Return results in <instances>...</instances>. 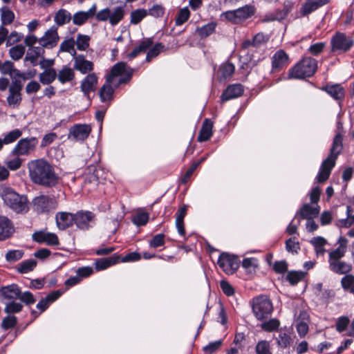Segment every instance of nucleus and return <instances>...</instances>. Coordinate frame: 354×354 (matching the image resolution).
<instances>
[{
  "instance_id": "nucleus-1",
  "label": "nucleus",
  "mask_w": 354,
  "mask_h": 354,
  "mask_svg": "<svg viewBox=\"0 0 354 354\" xmlns=\"http://www.w3.org/2000/svg\"><path fill=\"white\" fill-rule=\"evenodd\" d=\"M133 74V70L129 67L125 62H120L114 64L111 72L106 76V82L100 90L101 101L104 102L111 101L113 99L114 88L111 84L116 77H120L117 84L127 83L130 80Z\"/></svg>"
},
{
  "instance_id": "nucleus-2",
  "label": "nucleus",
  "mask_w": 354,
  "mask_h": 354,
  "mask_svg": "<svg viewBox=\"0 0 354 354\" xmlns=\"http://www.w3.org/2000/svg\"><path fill=\"white\" fill-rule=\"evenodd\" d=\"M28 169L30 179L35 184L53 187L58 182L53 167L44 159L30 161L28 163Z\"/></svg>"
},
{
  "instance_id": "nucleus-3",
  "label": "nucleus",
  "mask_w": 354,
  "mask_h": 354,
  "mask_svg": "<svg viewBox=\"0 0 354 354\" xmlns=\"http://www.w3.org/2000/svg\"><path fill=\"white\" fill-rule=\"evenodd\" d=\"M342 136L339 133H337L333 139L330 154L323 161L317 176L318 183H324L329 178L330 171L335 165L337 156L342 149Z\"/></svg>"
},
{
  "instance_id": "nucleus-4",
  "label": "nucleus",
  "mask_w": 354,
  "mask_h": 354,
  "mask_svg": "<svg viewBox=\"0 0 354 354\" xmlns=\"http://www.w3.org/2000/svg\"><path fill=\"white\" fill-rule=\"evenodd\" d=\"M1 196L4 204L15 213L24 214L28 211V201L25 195L18 194L10 187H4Z\"/></svg>"
},
{
  "instance_id": "nucleus-5",
  "label": "nucleus",
  "mask_w": 354,
  "mask_h": 354,
  "mask_svg": "<svg viewBox=\"0 0 354 354\" xmlns=\"http://www.w3.org/2000/svg\"><path fill=\"white\" fill-rule=\"evenodd\" d=\"M317 68V61L314 58L306 57L290 70L289 76L295 79L310 77L315 73Z\"/></svg>"
},
{
  "instance_id": "nucleus-6",
  "label": "nucleus",
  "mask_w": 354,
  "mask_h": 354,
  "mask_svg": "<svg viewBox=\"0 0 354 354\" xmlns=\"http://www.w3.org/2000/svg\"><path fill=\"white\" fill-rule=\"evenodd\" d=\"M125 6H118L114 7L112 10L105 8L98 12H95V19L97 21H109L112 26L118 24L124 17Z\"/></svg>"
},
{
  "instance_id": "nucleus-7",
  "label": "nucleus",
  "mask_w": 354,
  "mask_h": 354,
  "mask_svg": "<svg viewBox=\"0 0 354 354\" xmlns=\"http://www.w3.org/2000/svg\"><path fill=\"white\" fill-rule=\"evenodd\" d=\"M273 310L270 299L266 295H261L252 300V312L257 319L261 320L268 318Z\"/></svg>"
},
{
  "instance_id": "nucleus-8",
  "label": "nucleus",
  "mask_w": 354,
  "mask_h": 354,
  "mask_svg": "<svg viewBox=\"0 0 354 354\" xmlns=\"http://www.w3.org/2000/svg\"><path fill=\"white\" fill-rule=\"evenodd\" d=\"M32 206L33 211L37 214H48L57 208L58 203L53 197L40 195L33 198Z\"/></svg>"
},
{
  "instance_id": "nucleus-9",
  "label": "nucleus",
  "mask_w": 354,
  "mask_h": 354,
  "mask_svg": "<svg viewBox=\"0 0 354 354\" xmlns=\"http://www.w3.org/2000/svg\"><path fill=\"white\" fill-rule=\"evenodd\" d=\"M331 50L338 53H346L351 50L354 45V40L351 37L342 32H337L333 36L331 41Z\"/></svg>"
},
{
  "instance_id": "nucleus-10",
  "label": "nucleus",
  "mask_w": 354,
  "mask_h": 354,
  "mask_svg": "<svg viewBox=\"0 0 354 354\" xmlns=\"http://www.w3.org/2000/svg\"><path fill=\"white\" fill-rule=\"evenodd\" d=\"M23 83L21 80L12 79L9 86L8 95L6 98L8 105L13 109L18 108L22 101L21 91Z\"/></svg>"
},
{
  "instance_id": "nucleus-11",
  "label": "nucleus",
  "mask_w": 354,
  "mask_h": 354,
  "mask_svg": "<svg viewBox=\"0 0 354 354\" xmlns=\"http://www.w3.org/2000/svg\"><path fill=\"white\" fill-rule=\"evenodd\" d=\"M254 13L253 7L245 6L236 10L226 11L222 14V16L233 24H239L250 17Z\"/></svg>"
},
{
  "instance_id": "nucleus-12",
  "label": "nucleus",
  "mask_w": 354,
  "mask_h": 354,
  "mask_svg": "<svg viewBox=\"0 0 354 354\" xmlns=\"http://www.w3.org/2000/svg\"><path fill=\"white\" fill-rule=\"evenodd\" d=\"M38 145L35 137L22 138L15 146L11 151L13 156H28L33 152Z\"/></svg>"
},
{
  "instance_id": "nucleus-13",
  "label": "nucleus",
  "mask_w": 354,
  "mask_h": 354,
  "mask_svg": "<svg viewBox=\"0 0 354 354\" xmlns=\"http://www.w3.org/2000/svg\"><path fill=\"white\" fill-rule=\"evenodd\" d=\"M218 264L227 274H234L239 267L238 258L225 252L219 256Z\"/></svg>"
},
{
  "instance_id": "nucleus-14",
  "label": "nucleus",
  "mask_w": 354,
  "mask_h": 354,
  "mask_svg": "<svg viewBox=\"0 0 354 354\" xmlns=\"http://www.w3.org/2000/svg\"><path fill=\"white\" fill-rule=\"evenodd\" d=\"M91 132V127L86 124H77L72 126L68 132V138L75 141H84Z\"/></svg>"
},
{
  "instance_id": "nucleus-15",
  "label": "nucleus",
  "mask_w": 354,
  "mask_h": 354,
  "mask_svg": "<svg viewBox=\"0 0 354 354\" xmlns=\"http://www.w3.org/2000/svg\"><path fill=\"white\" fill-rule=\"evenodd\" d=\"M95 214L89 211H78L75 214V221L77 228L83 230H88L94 222Z\"/></svg>"
},
{
  "instance_id": "nucleus-16",
  "label": "nucleus",
  "mask_w": 354,
  "mask_h": 354,
  "mask_svg": "<svg viewBox=\"0 0 354 354\" xmlns=\"http://www.w3.org/2000/svg\"><path fill=\"white\" fill-rule=\"evenodd\" d=\"M59 39L57 28L53 26L45 32L43 37L39 39V43L42 47L53 48L57 44Z\"/></svg>"
},
{
  "instance_id": "nucleus-17",
  "label": "nucleus",
  "mask_w": 354,
  "mask_h": 354,
  "mask_svg": "<svg viewBox=\"0 0 354 354\" xmlns=\"http://www.w3.org/2000/svg\"><path fill=\"white\" fill-rule=\"evenodd\" d=\"M32 239L39 243H46L48 245H57L59 243V239L55 233L42 230L33 233Z\"/></svg>"
},
{
  "instance_id": "nucleus-18",
  "label": "nucleus",
  "mask_w": 354,
  "mask_h": 354,
  "mask_svg": "<svg viewBox=\"0 0 354 354\" xmlns=\"http://www.w3.org/2000/svg\"><path fill=\"white\" fill-rule=\"evenodd\" d=\"M98 78L97 75L92 73L88 74L81 82L80 88L82 92L85 96L89 97L91 92L95 91L97 86Z\"/></svg>"
},
{
  "instance_id": "nucleus-19",
  "label": "nucleus",
  "mask_w": 354,
  "mask_h": 354,
  "mask_svg": "<svg viewBox=\"0 0 354 354\" xmlns=\"http://www.w3.org/2000/svg\"><path fill=\"white\" fill-rule=\"evenodd\" d=\"M289 57L283 50H278L272 57V71L276 72L288 66Z\"/></svg>"
},
{
  "instance_id": "nucleus-20",
  "label": "nucleus",
  "mask_w": 354,
  "mask_h": 354,
  "mask_svg": "<svg viewBox=\"0 0 354 354\" xmlns=\"http://www.w3.org/2000/svg\"><path fill=\"white\" fill-rule=\"evenodd\" d=\"M55 221L57 227L61 230L72 226L75 221V214L66 212H59L55 215Z\"/></svg>"
},
{
  "instance_id": "nucleus-21",
  "label": "nucleus",
  "mask_w": 354,
  "mask_h": 354,
  "mask_svg": "<svg viewBox=\"0 0 354 354\" xmlns=\"http://www.w3.org/2000/svg\"><path fill=\"white\" fill-rule=\"evenodd\" d=\"M73 68L80 71L82 74H86L91 72L94 68V64L92 62L85 59L82 55H76L73 57Z\"/></svg>"
},
{
  "instance_id": "nucleus-22",
  "label": "nucleus",
  "mask_w": 354,
  "mask_h": 354,
  "mask_svg": "<svg viewBox=\"0 0 354 354\" xmlns=\"http://www.w3.org/2000/svg\"><path fill=\"white\" fill-rule=\"evenodd\" d=\"M96 10L97 5L94 3L87 11L76 12L72 18L73 24L77 26L83 25L88 19L94 17Z\"/></svg>"
},
{
  "instance_id": "nucleus-23",
  "label": "nucleus",
  "mask_w": 354,
  "mask_h": 354,
  "mask_svg": "<svg viewBox=\"0 0 354 354\" xmlns=\"http://www.w3.org/2000/svg\"><path fill=\"white\" fill-rule=\"evenodd\" d=\"M243 93V88L240 84H232L223 91L221 95V100L225 102L241 96Z\"/></svg>"
},
{
  "instance_id": "nucleus-24",
  "label": "nucleus",
  "mask_w": 354,
  "mask_h": 354,
  "mask_svg": "<svg viewBox=\"0 0 354 354\" xmlns=\"http://www.w3.org/2000/svg\"><path fill=\"white\" fill-rule=\"evenodd\" d=\"M15 232L11 221L4 216H0V240L9 238Z\"/></svg>"
},
{
  "instance_id": "nucleus-25",
  "label": "nucleus",
  "mask_w": 354,
  "mask_h": 354,
  "mask_svg": "<svg viewBox=\"0 0 354 354\" xmlns=\"http://www.w3.org/2000/svg\"><path fill=\"white\" fill-rule=\"evenodd\" d=\"M21 290L15 283L2 287L0 288V297L5 299L15 300L20 296Z\"/></svg>"
},
{
  "instance_id": "nucleus-26",
  "label": "nucleus",
  "mask_w": 354,
  "mask_h": 354,
  "mask_svg": "<svg viewBox=\"0 0 354 354\" xmlns=\"http://www.w3.org/2000/svg\"><path fill=\"white\" fill-rule=\"evenodd\" d=\"M309 316L306 311H301L297 320L296 328L300 337H304L308 332Z\"/></svg>"
},
{
  "instance_id": "nucleus-27",
  "label": "nucleus",
  "mask_w": 354,
  "mask_h": 354,
  "mask_svg": "<svg viewBox=\"0 0 354 354\" xmlns=\"http://www.w3.org/2000/svg\"><path fill=\"white\" fill-rule=\"evenodd\" d=\"M74 68L68 66H64L57 73V78L58 81L64 84L66 83L71 82L75 79Z\"/></svg>"
},
{
  "instance_id": "nucleus-28",
  "label": "nucleus",
  "mask_w": 354,
  "mask_h": 354,
  "mask_svg": "<svg viewBox=\"0 0 354 354\" xmlns=\"http://www.w3.org/2000/svg\"><path fill=\"white\" fill-rule=\"evenodd\" d=\"M320 211V207L316 205L310 206L309 204H304L300 209L299 214L304 219L311 220L316 218Z\"/></svg>"
},
{
  "instance_id": "nucleus-29",
  "label": "nucleus",
  "mask_w": 354,
  "mask_h": 354,
  "mask_svg": "<svg viewBox=\"0 0 354 354\" xmlns=\"http://www.w3.org/2000/svg\"><path fill=\"white\" fill-rule=\"evenodd\" d=\"M44 48L41 46L28 48L25 60L29 61L33 66L37 65L38 58L44 53Z\"/></svg>"
},
{
  "instance_id": "nucleus-30",
  "label": "nucleus",
  "mask_w": 354,
  "mask_h": 354,
  "mask_svg": "<svg viewBox=\"0 0 354 354\" xmlns=\"http://www.w3.org/2000/svg\"><path fill=\"white\" fill-rule=\"evenodd\" d=\"M234 66L229 62L223 63L216 72V77L219 81L225 80L230 78L234 73Z\"/></svg>"
},
{
  "instance_id": "nucleus-31",
  "label": "nucleus",
  "mask_w": 354,
  "mask_h": 354,
  "mask_svg": "<svg viewBox=\"0 0 354 354\" xmlns=\"http://www.w3.org/2000/svg\"><path fill=\"white\" fill-rule=\"evenodd\" d=\"M328 263L330 270L339 274L349 272L352 268L350 263L341 260L329 262Z\"/></svg>"
},
{
  "instance_id": "nucleus-32",
  "label": "nucleus",
  "mask_w": 354,
  "mask_h": 354,
  "mask_svg": "<svg viewBox=\"0 0 354 354\" xmlns=\"http://www.w3.org/2000/svg\"><path fill=\"white\" fill-rule=\"evenodd\" d=\"M61 296V292L59 290L53 291L48 295L45 298L41 299L37 304V308L40 310L41 313L44 312L50 304L55 301Z\"/></svg>"
},
{
  "instance_id": "nucleus-33",
  "label": "nucleus",
  "mask_w": 354,
  "mask_h": 354,
  "mask_svg": "<svg viewBox=\"0 0 354 354\" xmlns=\"http://www.w3.org/2000/svg\"><path fill=\"white\" fill-rule=\"evenodd\" d=\"M213 123L209 119H205L203 122L201 129L198 136L199 142H204L209 140L212 135Z\"/></svg>"
},
{
  "instance_id": "nucleus-34",
  "label": "nucleus",
  "mask_w": 354,
  "mask_h": 354,
  "mask_svg": "<svg viewBox=\"0 0 354 354\" xmlns=\"http://www.w3.org/2000/svg\"><path fill=\"white\" fill-rule=\"evenodd\" d=\"M217 23L215 21H211L207 24H205L201 27H197L196 29V33L201 39H205L215 32Z\"/></svg>"
},
{
  "instance_id": "nucleus-35",
  "label": "nucleus",
  "mask_w": 354,
  "mask_h": 354,
  "mask_svg": "<svg viewBox=\"0 0 354 354\" xmlns=\"http://www.w3.org/2000/svg\"><path fill=\"white\" fill-rule=\"evenodd\" d=\"M57 78V71L53 68H46L39 75L40 82L44 85L51 84Z\"/></svg>"
},
{
  "instance_id": "nucleus-36",
  "label": "nucleus",
  "mask_w": 354,
  "mask_h": 354,
  "mask_svg": "<svg viewBox=\"0 0 354 354\" xmlns=\"http://www.w3.org/2000/svg\"><path fill=\"white\" fill-rule=\"evenodd\" d=\"M119 256L113 255L109 258L100 259L95 262V268L97 270H102L117 263L119 261Z\"/></svg>"
},
{
  "instance_id": "nucleus-37",
  "label": "nucleus",
  "mask_w": 354,
  "mask_h": 354,
  "mask_svg": "<svg viewBox=\"0 0 354 354\" xmlns=\"http://www.w3.org/2000/svg\"><path fill=\"white\" fill-rule=\"evenodd\" d=\"M310 243L315 248V253L317 256H323L326 252L324 246L327 243V241L322 236H316L313 238Z\"/></svg>"
},
{
  "instance_id": "nucleus-38",
  "label": "nucleus",
  "mask_w": 354,
  "mask_h": 354,
  "mask_svg": "<svg viewBox=\"0 0 354 354\" xmlns=\"http://www.w3.org/2000/svg\"><path fill=\"white\" fill-rule=\"evenodd\" d=\"M324 90L334 99L340 100L344 97V90L339 84L327 86Z\"/></svg>"
},
{
  "instance_id": "nucleus-39",
  "label": "nucleus",
  "mask_w": 354,
  "mask_h": 354,
  "mask_svg": "<svg viewBox=\"0 0 354 354\" xmlns=\"http://www.w3.org/2000/svg\"><path fill=\"white\" fill-rule=\"evenodd\" d=\"M19 70L15 68L13 62L11 61H6L3 63H1L0 71L4 75H9L12 80L16 79L17 71Z\"/></svg>"
},
{
  "instance_id": "nucleus-40",
  "label": "nucleus",
  "mask_w": 354,
  "mask_h": 354,
  "mask_svg": "<svg viewBox=\"0 0 354 354\" xmlns=\"http://www.w3.org/2000/svg\"><path fill=\"white\" fill-rule=\"evenodd\" d=\"M266 40V36L262 32H259L257 35H255L252 39L245 40L243 43V46L244 48H248L250 46L257 47L265 43Z\"/></svg>"
},
{
  "instance_id": "nucleus-41",
  "label": "nucleus",
  "mask_w": 354,
  "mask_h": 354,
  "mask_svg": "<svg viewBox=\"0 0 354 354\" xmlns=\"http://www.w3.org/2000/svg\"><path fill=\"white\" fill-rule=\"evenodd\" d=\"M36 266L37 261L35 259L26 260L17 266V270L21 274H26L33 270Z\"/></svg>"
},
{
  "instance_id": "nucleus-42",
  "label": "nucleus",
  "mask_w": 354,
  "mask_h": 354,
  "mask_svg": "<svg viewBox=\"0 0 354 354\" xmlns=\"http://www.w3.org/2000/svg\"><path fill=\"white\" fill-rule=\"evenodd\" d=\"M15 13L8 8V7H3L1 9V20L2 25H9L15 19Z\"/></svg>"
},
{
  "instance_id": "nucleus-43",
  "label": "nucleus",
  "mask_w": 354,
  "mask_h": 354,
  "mask_svg": "<svg viewBox=\"0 0 354 354\" xmlns=\"http://www.w3.org/2000/svg\"><path fill=\"white\" fill-rule=\"evenodd\" d=\"M71 19V13L64 9L59 10L55 16V21L58 26L68 23Z\"/></svg>"
},
{
  "instance_id": "nucleus-44",
  "label": "nucleus",
  "mask_w": 354,
  "mask_h": 354,
  "mask_svg": "<svg viewBox=\"0 0 354 354\" xmlns=\"http://www.w3.org/2000/svg\"><path fill=\"white\" fill-rule=\"evenodd\" d=\"M75 42L73 38L64 40L59 46V50L70 53L73 57L76 56V50L75 49Z\"/></svg>"
},
{
  "instance_id": "nucleus-45",
  "label": "nucleus",
  "mask_w": 354,
  "mask_h": 354,
  "mask_svg": "<svg viewBox=\"0 0 354 354\" xmlns=\"http://www.w3.org/2000/svg\"><path fill=\"white\" fill-rule=\"evenodd\" d=\"M305 275L306 273L301 271H290L287 273L286 279L291 285L294 286L304 279Z\"/></svg>"
},
{
  "instance_id": "nucleus-46",
  "label": "nucleus",
  "mask_w": 354,
  "mask_h": 354,
  "mask_svg": "<svg viewBox=\"0 0 354 354\" xmlns=\"http://www.w3.org/2000/svg\"><path fill=\"white\" fill-rule=\"evenodd\" d=\"M90 37L86 35L78 34L75 41L79 50H86L89 46Z\"/></svg>"
},
{
  "instance_id": "nucleus-47",
  "label": "nucleus",
  "mask_w": 354,
  "mask_h": 354,
  "mask_svg": "<svg viewBox=\"0 0 354 354\" xmlns=\"http://www.w3.org/2000/svg\"><path fill=\"white\" fill-rule=\"evenodd\" d=\"M321 6H322V5L315 0H307L301 9V13L303 15H307Z\"/></svg>"
},
{
  "instance_id": "nucleus-48",
  "label": "nucleus",
  "mask_w": 354,
  "mask_h": 354,
  "mask_svg": "<svg viewBox=\"0 0 354 354\" xmlns=\"http://www.w3.org/2000/svg\"><path fill=\"white\" fill-rule=\"evenodd\" d=\"M148 15L145 9H137L131 12L130 22L133 24H137L140 22Z\"/></svg>"
},
{
  "instance_id": "nucleus-49",
  "label": "nucleus",
  "mask_w": 354,
  "mask_h": 354,
  "mask_svg": "<svg viewBox=\"0 0 354 354\" xmlns=\"http://www.w3.org/2000/svg\"><path fill=\"white\" fill-rule=\"evenodd\" d=\"M190 17V12L187 7L181 8L178 12L175 24L177 26L183 25Z\"/></svg>"
},
{
  "instance_id": "nucleus-50",
  "label": "nucleus",
  "mask_w": 354,
  "mask_h": 354,
  "mask_svg": "<svg viewBox=\"0 0 354 354\" xmlns=\"http://www.w3.org/2000/svg\"><path fill=\"white\" fill-rule=\"evenodd\" d=\"M21 136V131L19 129H14L5 134L1 140L3 145H9L16 141Z\"/></svg>"
},
{
  "instance_id": "nucleus-51",
  "label": "nucleus",
  "mask_w": 354,
  "mask_h": 354,
  "mask_svg": "<svg viewBox=\"0 0 354 354\" xmlns=\"http://www.w3.org/2000/svg\"><path fill=\"white\" fill-rule=\"evenodd\" d=\"M25 53V47L21 44L16 45L9 50L10 57L13 60L20 59Z\"/></svg>"
},
{
  "instance_id": "nucleus-52",
  "label": "nucleus",
  "mask_w": 354,
  "mask_h": 354,
  "mask_svg": "<svg viewBox=\"0 0 354 354\" xmlns=\"http://www.w3.org/2000/svg\"><path fill=\"white\" fill-rule=\"evenodd\" d=\"M342 288L351 293L354 292V277L348 274L344 277L341 281Z\"/></svg>"
},
{
  "instance_id": "nucleus-53",
  "label": "nucleus",
  "mask_w": 354,
  "mask_h": 354,
  "mask_svg": "<svg viewBox=\"0 0 354 354\" xmlns=\"http://www.w3.org/2000/svg\"><path fill=\"white\" fill-rule=\"evenodd\" d=\"M24 251L21 250H9L6 254V259L8 262L13 263L21 259L24 256Z\"/></svg>"
},
{
  "instance_id": "nucleus-54",
  "label": "nucleus",
  "mask_w": 354,
  "mask_h": 354,
  "mask_svg": "<svg viewBox=\"0 0 354 354\" xmlns=\"http://www.w3.org/2000/svg\"><path fill=\"white\" fill-rule=\"evenodd\" d=\"M24 39V35L15 30L12 31L6 37V46H10L21 41Z\"/></svg>"
},
{
  "instance_id": "nucleus-55",
  "label": "nucleus",
  "mask_w": 354,
  "mask_h": 354,
  "mask_svg": "<svg viewBox=\"0 0 354 354\" xmlns=\"http://www.w3.org/2000/svg\"><path fill=\"white\" fill-rule=\"evenodd\" d=\"M20 156H14L13 158H8L6 161V165L10 170H17L19 169L22 165V160L19 158Z\"/></svg>"
},
{
  "instance_id": "nucleus-56",
  "label": "nucleus",
  "mask_w": 354,
  "mask_h": 354,
  "mask_svg": "<svg viewBox=\"0 0 354 354\" xmlns=\"http://www.w3.org/2000/svg\"><path fill=\"white\" fill-rule=\"evenodd\" d=\"M346 250L342 247H338L336 249L332 250L328 254V263L341 260L346 253Z\"/></svg>"
},
{
  "instance_id": "nucleus-57",
  "label": "nucleus",
  "mask_w": 354,
  "mask_h": 354,
  "mask_svg": "<svg viewBox=\"0 0 354 354\" xmlns=\"http://www.w3.org/2000/svg\"><path fill=\"white\" fill-rule=\"evenodd\" d=\"M257 266V260L255 258H245L242 262L243 268L250 273L255 271V268Z\"/></svg>"
},
{
  "instance_id": "nucleus-58",
  "label": "nucleus",
  "mask_w": 354,
  "mask_h": 354,
  "mask_svg": "<svg viewBox=\"0 0 354 354\" xmlns=\"http://www.w3.org/2000/svg\"><path fill=\"white\" fill-rule=\"evenodd\" d=\"M22 308L23 306L20 303L12 301L6 305L4 311L8 314L18 313L21 311Z\"/></svg>"
},
{
  "instance_id": "nucleus-59",
  "label": "nucleus",
  "mask_w": 354,
  "mask_h": 354,
  "mask_svg": "<svg viewBox=\"0 0 354 354\" xmlns=\"http://www.w3.org/2000/svg\"><path fill=\"white\" fill-rule=\"evenodd\" d=\"M148 220L149 214L147 212H139L132 218L133 223L138 226L145 225Z\"/></svg>"
},
{
  "instance_id": "nucleus-60",
  "label": "nucleus",
  "mask_w": 354,
  "mask_h": 354,
  "mask_svg": "<svg viewBox=\"0 0 354 354\" xmlns=\"http://www.w3.org/2000/svg\"><path fill=\"white\" fill-rule=\"evenodd\" d=\"M291 337L285 332H281L277 337V344L281 348H287L290 345Z\"/></svg>"
},
{
  "instance_id": "nucleus-61",
  "label": "nucleus",
  "mask_w": 354,
  "mask_h": 354,
  "mask_svg": "<svg viewBox=\"0 0 354 354\" xmlns=\"http://www.w3.org/2000/svg\"><path fill=\"white\" fill-rule=\"evenodd\" d=\"M350 323L349 319L346 316L339 317L336 322V330L339 333L344 331Z\"/></svg>"
},
{
  "instance_id": "nucleus-62",
  "label": "nucleus",
  "mask_w": 354,
  "mask_h": 354,
  "mask_svg": "<svg viewBox=\"0 0 354 354\" xmlns=\"http://www.w3.org/2000/svg\"><path fill=\"white\" fill-rule=\"evenodd\" d=\"M148 15L156 17H161L165 13V8L161 5L156 4L153 5L148 11Z\"/></svg>"
},
{
  "instance_id": "nucleus-63",
  "label": "nucleus",
  "mask_w": 354,
  "mask_h": 354,
  "mask_svg": "<svg viewBox=\"0 0 354 354\" xmlns=\"http://www.w3.org/2000/svg\"><path fill=\"white\" fill-rule=\"evenodd\" d=\"M149 246L151 248H158L165 244V234H158L155 235L149 241Z\"/></svg>"
},
{
  "instance_id": "nucleus-64",
  "label": "nucleus",
  "mask_w": 354,
  "mask_h": 354,
  "mask_svg": "<svg viewBox=\"0 0 354 354\" xmlns=\"http://www.w3.org/2000/svg\"><path fill=\"white\" fill-rule=\"evenodd\" d=\"M256 352L257 354H272L269 343L266 341H261L257 344Z\"/></svg>"
}]
</instances>
